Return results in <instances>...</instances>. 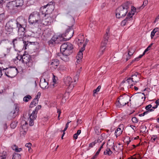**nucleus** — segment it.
<instances>
[{"label":"nucleus","instance_id":"obj_6","mask_svg":"<svg viewBox=\"0 0 159 159\" xmlns=\"http://www.w3.org/2000/svg\"><path fill=\"white\" fill-rule=\"evenodd\" d=\"M130 97L124 94L120 96L118 98L117 102L116 103V106L121 107L128 103L129 101H130Z\"/></svg>","mask_w":159,"mask_h":159},{"label":"nucleus","instance_id":"obj_28","mask_svg":"<svg viewBox=\"0 0 159 159\" xmlns=\"http://www.w3.org/2000/svg\"><path fill=\"white\" fill-rule=\"evenodd\" d=\"M38 102V100L34 99V100L31 102L30 106V107H33L36 105V104H37Z\"/></svg>","mask_w":159,"mask_h":159},{"label":"nucleus","instance_id":"obj_47","mask_svg":"<svg viewBox=\"0 0 159 159\" xmlns=\"http://www.w3.org/2000/svg\"><path fill=\"white\" fill-rule=\"evenodd\" d=\"M41 106L40 105H39L37 106L35 108V109L34 110V111H36L38 113V111L39 110L41 109Z\"/></svg>","mask_w":159,"mask_h":159},{"label":"nucleus","instance_id":"obj_8","mask_svg":"<svg viewBox=\"0 0 159 159\" xmlns=\"http://www.w3.org/2000/svg\"><path fill=\"white\" fill-rule=\"evenodd\" d=\"M5 70V74L8 77L12 78L15 77L17 74V69L16 67L6 68H3L2 70Z\"/></svg>","mask_w":159,"mask_h":159},{"label":"nucleus","instance_id":"obj_33","mask_svg":"<svg viewBox=\"0 0 159 159\" xmlns=\"http://www.w3.org/2000/svg\"><path fill=\"white\" fill-rule=\"evenodd\" d=\"M153 111V110H151L150 111H146L144 112L143 113L139 114V116H144L145 115H146L148 114L149 112L151 111Z\"/></svg>","mask_w":159,"mask_h":159},{"label":"nucleus","instance_id":"obj_64","mask_svg":"<svg viewBox=\"0 0 159 159\" xmlns=\"http://www.w3.org/2000/svg\"><path fill=\"white\" fill-rule=\"evenodd\" d=\"M155 103L157 105H159V99L157 100L155 102Z\"/></svg>","mask_w":159,"mask_h":159},{"label":"nucleus","instance_id":"obj_58","mask_svg":"<svg viewBox=\"0 0 159 159\" xmlns=\"http://www.w3.org/2000/svg\"><path fill=\"white\" fill-rule=\"evenodd\" d=\"M126 57L125 58L126 59V61H127L129 59H130V55H127V54L126 55Z\"/></svg>","mask_w":159,"mask_h":159},{"label":"nucleus","instance_id":"obj_57","mask_svg":"<svg viewBox=\"0 0 159 159\" xmlns=\"http://www.w3.org/2000/svg\"><path fill=\"white\" fill-rule=\"evenodd\" d=\"M154 31H152L151 33V36L152 38L154 36L155 34V33L154 32Z\"/></svg>","mask_w":159,"mask_h":159},{"label":"nucleus","instance_id":"obj_23","mask_svg":"<svg viewBox=\"0 0 159 159\" xmlns=\"http://www.w3.org/2000/svg\"><path fill=\"white\" fill-rule=\"evenodd\" d=\"M59 64L58 60L57 59H55L52 61L51 64L53 67L56 68L58 66Z\"/></svg>","mask_w":159,"mask_h":159},{"label":"nucleus","instance_id":"obj_52","mask_svg":"<svg viewBox=\"0 0 159 159\" xmlns=\"http://www.w3.org/2000/svg\"><path fill=\"white\" fill-rule=\"evenodd\" d=\"M22 150V149L21 148H19L17 147L15 151L17 152H19Z\"/></svg>","mask_w":159,"mask_h":159},{"label":"nucleus","instance_id":"obj_3","mask_svg":"<svg viewBox=\"0 0 159 159\" xmlns=\"http://www.w3.org/2000/svg\"><path fill=\"white\" fill-rule=\"evenodd\" d=\"M67 31H68V34L66 35L62 34L57 36L58 42L59 41L61 42L63 41H66L70 39L73 36L74 34V31L72 28L68 27L65 31V34H66Z\"/></svg>","mask_w":159,"mask_h":159},{"label":"nucleus","instance_id":"obj_60","mask_svg":"<svg viewBox=\"0 0 159 159\" xmlns=\"http://www.w3.org/2000/svg\"><path fill=\"white\" fill-rule=\"evenodd\" d=\"M17 147L16 145H15L13 146H12V149L13 150H14L15 151L16 149V148Z\"/></svg>","mask_w":159,"mask_h":159},{"label":"nucleus","instance_id":"obj_35","mask_svg":"<svg viewBox=\"0 0 159 159\" xmlns=\"http://www.w3.org/2000/svg\"><path fill=\"white\" fill-rule=\"evenodd\" d=\"M152 107V104H149L145 107V109L147 111H150L151 110H153L152 108L151 109Z\"/></svg>","mask_w":159,"mask_h":159},{"label":"nucleus","instance_id":"obj_29","mask_svg":"<svg viewBox=\"0 0 159 159\" xmlns=\"http://www.w3.org/2000/svg\"><path fill=\"white\" fill-rule=\"evenodd\" d=\"M12 159H21V156L19 153H15L13 154Z\"/></svg>","mask_w":159,"mask_h":159},{"label":"nucleus","instance_id":"obj_4","mask_svg":"<svg viewBox=\"0 0 159 159\" xmlns=\"http://www.w3.org/2000/svg\"><path fill=\"white\" fill-rule=\"evenodd\" d=\"M29 22L30 24L34 25L36 23H41L42 20L40 14L37 11H34L30 15L29 18Z\"/></svg>","mask_w":159,"mask_h":159},{"label":"nucleus","instance_id":"obj_49","mask_svg":"<svg viewBox=\"0 0 159 159\" xmlns=\"http://www.w3.org/2000/svg\"><path fill=\"white\" fill-rule=\"evenodd\" d=\"M131 10H132L131 12H129V13H131V14L133 13H134V12L136 10V8L134 7H132Z\"/></svg>","mask_w":159,"mask_h":159},{"label":"nucleus","instance_id":"obj_19","mask_svg":"<svg viewBox=\"0 0 159 159\" xmlns=\"http://www.w3.org/2000/svg\"><path fill=\"white\" fill-rule=\"evenodd\" d=\"M48 83L46 81L45 79H41L40 82V87L43 89H44L48 88Z\"/></svg>","mask_w":159,"mask_h":159},{"label":"nucleus","instance_id":"obj_25","mask_svg":"<svg viewBox=\"0 0 159 159\" xmlns=\"http://www.w3.org/2000/svg\"><path fill=\"white\" fill-rule=\"evenodd\" d=\"M73 48H71L70 49H66L65 50H64V51H62V53L64 55H70V54L72 52V49Z\"/></svg>","mask_w":159,"mask_h":159},{"label":"nucleus","instance_id":"obj_51","mask_svg":"<svg viewBox=\"0 0 159 159\" xmlns=\"http://www.w3.org/2000/svg\"><path fill=\"white\" fill-rule=\"evenodd\" d=\"M4 15L3 14H0V22L2 20L4 19Z\"/></svg>","mask_w":159,"mask_h":159},{"label":"nucleus","instance_id":"obj_48","mask_svg":"<svg viewBox=\"0 0 159 159\" xmlns=\"http://www.w3.org/2000/svg\"><path fill=\"white\" fill-rule=\"evenodd\" d=\"M57 112L58 113V118L59 120H60L59 117L60 115V114L61 113V111L59 109H57Z\"/></svg>","mask_w":159,"mask_h":159},{"label":"nucleus","instance_id":"obj_44","mask_svg":"<svg viewBox=\"0 0 159 159\" xmlns=\"http://www.w3.org/2000/svg\"><path fill=\"white\" fill-rule=\"evenodd\" d=\"M139 96L141 97L142 99H143L144 98V99L143 100V101L145 100L146 97H145V95L143 93H140Z\"/></svg>","mask_w":159,"mask_h":159},{"label":"nucleus","instance_id":"obj_56","mask_svg":"<svg viewBox=\"0 0 159 159\" xmlns=\"http://www.w3.org/2000/svg\"><path fill=\"white\" fill-rule=\"evenodd\" d=\"M86 45V43H85L84 44L83 47L80 50H82V51H84L85 49V47Z\"/></svg>","mask_w":159,"mask_h":159},{"label":"nucleus","instance_id":"obj_24","mask_svg":"<svg viewBox=\"0 0 159 159\" xmlns=\"http://www.w3.org/2000/svg\"><path fill=\"white\" fill-rule=\"evenodd\" d=\"M69 55H64L62 53V55L61 56V58L65 62H67L69 60Z\"/></svg>","mask_w":159,"mask_h":159},{"label":"nucleus","instance_id":"obj_16","mask_svg":"<svg viewBox=\"0 0 159 159\" xmlns=\"http://www.w3.org/2000/svg\"><path fill=\"white\" fill-rule=\"evenodd\" d=\"M134 15V13L132 14L130 13H129L126 18L121 22V25L123 26H125L128 21L132 19L131 18Z\"/></svg>","mask_w":159,"mask_h":159},{"label":"nucleus","instance_id":"obj_1","mask_svg":"<svg viewBox=\"0 0 159 159\" xmlns=\"http://www.w3.org/2000/svg\"><path fill=\"white\" fill-rule=\"evenodd\" d=\"M26 20L22 17H19L17 18L16 20L15 21L9 22L7 25V27L11 30L15 28L16 26V28L18 30V32H19V30H20L21 28H22L24 29V30H25V27L26 26Z\"/></svg>","mask_w":159,"mask_h":159},{"label":"nucleus","instance_id":"obj_30","mask_svg":"<svg viewBox=\"0 0 159 159\" xmlns=\"http://www.w3.org/2000/svg\"><path fill=\"white\" fill-rule=\"evenodd\" d=\"M112 153V152L109 148H107L104 152V155H110Z\"/></svg>","mask_w":159,"mask_h":159},{"label":"nucleus","instance_id":"obj_34","mask_svg":"<svg viewBox=\"0 0 159 159\" xmlns=\"http://www.w3.org/2000/svg\"><path fill=\"white\" fill-rule=\"evenodd\" d=\"M146 127L144 125H142L140 127V131L142 132H145L146 130Z\"/></svg>","mask_w":159,"mask_h":159},{"label":"nucleus","instance_id":"obj_12","mask_svg":"<svg viewBox=\"0 0 159 159\" xmlns=\"http://www.w3.org/2000/svg\"><path fill=\"white\" fill-rule=\"evenodd\" d=\"M44 11H46L45 13V16L48 15L49 13L52 12L54 9V6L52 4H48L46 5L43 6V7Z\"/></svg>","mask_w":159,"mask_h":159},{"label":"nucleus","instance_id":"obj_9","mask_svg":"<svg viewBox=\"0 0 159 159\" xmlns=\"http://www.w3.org/2000/svg\"><path fill=\"white\" fill-rule=\"evenodd\" d=\"M23 62L27 68L31 67L33 66V62L31 56L28 54H24L21 58Z\"/></svg>","mask_w":159,"mask_h":159},{"label":"nucleus","instance_id":"obj_40","mask_svg":"<svg viewBox=\"0 0 159 159\" xmlns=\"http://www.w3.org/2000/svg\"><path fill=\"white\" fill-rule=\"evenodd\" d=\"M148 3V1L146 0L143 1V6L141 7L142 9H143L145 6H146Z\"/></svg>","mask_w":159,"mask_h":159},{"label":"nucleus","instance_id":"obj_13","mask_svg":"<svg viewBox=\"0 0 159 159\" xmlns=\"http://www.w3.org/2000/svg\"><path fill=\"white\" fill-rule=\"evenodd\" d=\"M19 111V109L18 105L16 104H15L14 106L13 110L10 113V116L12 118H14L17 115Z\"/></svg>","mask_w":159,"mask_h":159},{"label":"nucleus","instance_id":"obj_18","mask_svg":"<svg viewBox=\"0 0 159 159\" xmlns=\"http://www.w3.org/2000/svg\"><path fill=\"white\" fill-rule=\"evenodd\" d=\"M53 18L50 16H48L47 18L45 19L43 24L46 25H49L53 22Z\"/></svg>","mask_w":159,"mask_h":159},{"label":"nucleus","instance_id":"obj_2","mask_svg":"<svg viewBox=\"0 0 159 159\" xmlns=\"http://www.w3.org/2000/svg\"><path fill=\"white\" fill-rule=\"evenodd\" d=\"M19 30L18 32V36L14 39L12 41L14 48H15L16 45H18L22 42L24 43V38L26 36L25 30L21 28Z\"/></svg>","mask_w":159,"mask_h":159},{"label":"nucleus","instance_id":"obj_14","mask_svg":"<svg viewBox=\"0 0 159 159\" xmlns=\"http://www.w3.org/2000/svg\"><path fill=\"white\" fill-rule=\"evenodd\" d=\"M123 84H124V86H125V88H131L133 85L135 84L131 78H128L127 80V81L124 82Z\"/></svg>","mask_w":159,"mask_h":159},{"label":"nucleus","instance_id":"obj_10","mask_svg":"<svg viewBox=\"0 0 159 159\" xmlns=\"http://www.w3.org/2000/svg\"><path fill=\"white\" fill-rule=\"evenodd\" d=\"M13 1L8 3L6 6V9L11 12L16 13L17 11V8Z\"/></svg>","mask_w":159,"mask_h":159},{"label":"nucleus","instance_id":"obj_41","mask_svg":"<svg viewBox=\"0 0 159 159\" xmlns=\"http://www.w3.org/2000/svg\"><path fill=\"white\" fill-rule=\"evenodd\" d=\"M132 122L134 123H137L138 122V119L136 117H133L132 119Z\"/></svg>","mask_w":159,"mask_h":159},{"label":"nucleus","instance_id":"obj_45","mask_svg":"<svg viewBox=\"0 0 159 159\" xmlns=\"http://www.w3.org/2000/svg\"><path fill=\"white\" fill-rule=\"evenodd\" d=\"M34 120L33 119H30L29 121V125L30 126H32L34 125Z\"/></svg>","mask_w":159,"mask_h":159},{"label":"nucleus","instance_id":"obj_55","mask_svg":"<svg viewBox=\"0 0 159 159\" xmlns=\"http://www.w3.org/2000/svg\"><path fill=\"white\" fill-rule=\"evenodd\" d=\"M157 137H156V138H153V137H151V140L152 142H154V141H155L156 140H157Z\"/></svg>","mask_w":159,"mask_h":159},{"label":"nucleus","instance_id":"obj_31","mask_svg":"<svg viewBox=\"0 0 159 159\" xmlns=\"http://www.w3.org/2000/svg\"><path fill=\"white\" fill-rule=\"evenodd\" d=\"M32 98L31 96L30 95H27L25 96L23 98V101L25 102H28Z\"/></svg>","mask_w":159,"mask_h":159},{"label":"nucleus","instance_id":"obj_37","mask_svg":"<svg viewBox=\"0 0 159 159\" xmlns=\"http://www.w3.org/2000/svg\"><path fill=\"white\" fill-rule=\"evenodd\" d=\"M153 44V43L151 44L148 46L147 48L143 52V54H145V53L147 51H149L150 49V48Z\"/></svg>","mask_w":159,"mask_h":159},{"label":"nucleus","instance_id":"obj_59","mask_svg":"<svg viewBox=\"0 0 159 159\" xmlns=\"http://www.w3.org/2000/svg\"><path fill=\"white\" fill-rule=\"evenodd\" d=\"M78 135L77 134H75L74 135V136H73V137H74V139H77V138H78Z\"/></svg>","mask_w":159,"mask_h":159},{"label":"nucleus","instance_id":"obj_20","mask_svg":"<svg viewBox=\"0 0 159 159\" xmlns=\"http://www.w3.org/2000/svg\"><path fill=\"white\" fill-rule=\"evenodd\" d=\"M22 124V128L24 130L22 131H21V134L22 135L23 134V135H24L26 134V131L27 130V126H28V123L27 122L25 121H22L21 122V125Z\"/></svg>","mask_w":159,"mask_h":159},{"label":"nucleus","instance_id":"obj_11","mask_svg":"<svg viewBox=\"0 0 159 159\" xmlns=\"http://www.w3.org/2000/svg\"><path fill=\"white\" fill-rule=\"evenodd\" d=\"M64 82L65 84L68 86V90L70 91L72 90L74 87L72 83V78L69 76L66 77L64 79Z\"/></svg>","mask_w":159,"mask_h":159},{"label":"nucleus","instance_id":"obj_21","mask_svg":"<svg viewBox=\"0 0 159 159\" xmlns=\"http://www.w3.org/2000/svg\"><path fill=\"white\" fill-rule=\"evenodd\" d=\"M139 74L137 72H136L132 75L131 78L132 80H133V81L135 84L139 81Z\"/></svg>","mask_w":159,"mask_h":159},{"label":"nucleus","instance_id":"obj_27","mask_svg":"<svg viewBox=\"0 0 159 159\" xmlns=\"http://www.w3.org/2000/svg\"><path fill=\"white\" fill-rule=\"evenodd\" d=\"M83 51H82V50H80L76 57V59H80V60L82 59L83 57Z\"/></svg>","mask_w":159,"mask_h":159},{"label":"nucleus","instance_id":"obj_15","mask_svg":"<svg viewBox=\"0 0 159 159\" xmlns=\"http://www.w3.org/2000/svg\"><path fill=\"white\" fill-rule=\"evenodd\" d=\"M73 48L72 45L70 43H66L63 44L61 47V51H62L66 49Z\"/></svg>","mask_w":159,"mask_h":159},{"label":"nucleus","instance_id":"obj_5","mask_svg":"<svg viewBox=\"0 0 159 159\" xmlns=\"http://www.w3.org/2000/svg\"><path fill=\"white\" fill-rule=\"evenodd\" d=\"M129 7L127 4H125L119 7L116 10V16L120 18L124 17L127 12Z\"/></svg>","mask_w":159,"mask_h":159},{"label":"nucleus","instance_id":"obj_42","mask_svg":"<svg viewBox=\"0 0 159 159\" xmlns=\"http://www.w3.org/2000/svg\"><path fill=\"white\" fill-rule=\"evenodd\" d=\"M40 96L41 93L40 92H39L35 96V98L34 99H36V100H37L39 101V99L40 98Z\"/></svg>","mask_w":159,"mask_h":159},{"label":"nucleus","instance_id":"obj_36","mask_svg":"<svg viewBox=\"0 0 159 159\" xmlns=\"http://www.w3.org/2000/svg\"><path fill=\"white\" fill-rule=\"evenodd\" d=\"M51 39L52 40V41L53 40V41H54V42H55V43H59V42H58V39L57 36H53Z\"/></svg>","mask_w":159,"mask_h":159},{"label":"nucleus","instance_id":"obj_46","mask_svg":"<svg viewBox=\"0 0 159 159\" xmlns=\"http://www.w3.org/2000/svg\"><path fill=\"white\" fill-rule=\"evenodd\" d=\"M134 52V51L131 50H130L128 53L127 54V55H130V56L132 55Z\"/></svg>","mask_w":159,"mask_h":159},{"label":"nucleus","instance_id":"obj_43","mask_svg":"<svg viewBox=\"0 0 159 159\" xmlns=\"http://www.w3.org/2000/svg\"><path fill=\"white\" fill-rule=\"evenodd\" d=\"M101 88V86H99L97 88L93 91L94 93H96L97 92H98L100 90Z\"/></svg>","mask_w":159,"mask_h":159},{"label":"nucleus","instance_id":"obj_26","mask_svg":"<svg viewBox=\"0 0 159 159\" xmlns=\"http://www.w3.org/2000/svg\"><path fill=\"white\" fill-rule=\"evenodd\" d=\"M37 112L36 111H33L30 116V119L34 120L37 117Z\"/></svg>","mask_w":159,"mask_h":159},{"label":"nucleus","instance_id":"obj_22","mask_svg":"<svg viewBox=\"0 0 159 159\" xmlns=\"http://www.w3.org/2000/svg\"><path fill=\"white\" fill-rule=\"evenodd\" d=\"M15 3V5L16 7L20 8L24 4V1L23 0H15L13 1Z\"/></svg>","mask_w":159,"mask_h":159},{"label":"nucleus","instance_id":"obj_7","mask_svg":"<svg viewBox=\"0 0 159 159\" xmlns=\"http://www.w3.org/2000/svg\"><path fill=\"white\" fill-rule=\"evenodd\" d=\"M110 36V30L109 28H108L107 30L106 33L104 35L101 43L100 50L102 53L106 49V46L108 42Z\"/></svg>","mask_w":159,"mask_h":159},{"label":"nucleus","instance_id":"obj_17","mask_svg":"<svg viewBox=\"0 0 159 159\" xmlns=\"http://www.w3.org/2000/svg\"><path fill=\"white\" fill-rule=\"evenodd\" d=\"M123 127V125H120L117 129L115 130V134L116 138L122 134L124 129Z\"/></svg>","mask_w":159,"mask_h":159},{"label":"nucleus","instance_id":"obj_61","mask_svg":"<svg viewBox=\"0 0 159 159\" xmlns=\"http://www.w3.org/2000/svg\"><path fill=\"white\" fill-rule=\"evenodd\" d=\"M81 132V130L79 129L77 131V133L76 134L79 135L80 134Z\"/></svg>","mask_w":159,"mask_h":159},{"label":"nucleus","instance_id":"obj_39","mask_svg":"<svg viewBox=\"0 0 159 159\" xmlns=\"http://www.w3.org/2000/svg\"><path fill=\"white\" fill-rule=\"evenodd\" d=\"M17 123H16L15 122H12L11 125L10 126L11 127L12 129L15 128L16 126Z\"/></svg>","mask_w":159,"mask_h":159},{"label":"nucleus","instance_id":"obj_50","mask_svg":"<svg viewBox=\"0 0 159 159\" xmlns=\"http://www.w3.org/2000/svg\"><path fill=\"white\" fill-rule=\"evenodd\" d=\"M32 145L31 143H27L25 145V146L28 148H29L30 147H31V146Z\"/></svg>","mask_w":159,"mask_h":159},{"label":"nucleus","instance_id":"obj_62","mask_svg":"<svg viewBox=\"0 0 159 159\" xmlns=\"http://www.w3.org/2000/svg\"><path fill=\"white\" fill-rule=\"evenodd\" d=\"M158 29V28H155L152 31H154V32L156 33V32H157Z\"/></svg>","mask_w":159,"mask_h":159},{"label":"nucleus","instance_id":"obj_32","mask_svg":"<svg viewBox=\"0 0 159 159\" xmlns=\"http://www.w3.org/2000/svg\"><path fill=\"white\" fill-rule=\"evenodd\" d=\"M94 130L95 133L99 135L100 134L101 132V129L99 127H96L95 128Z\"/></svg>","mask_w":159,"mask_h":159},{"label":"nucleus","instance_id":"obj_38","mask_svg":"<svg viewBox=\"0 0 159 159\" xmlns=\"http://www.w3.org/2000/svg\"><path fill=\"white\" fill-rule=\"evenodd\" d=\"M79 75L80 72H79L78 74H77L74 76V82H76V81L78 80Z\"/></svg>","mask_w":159,"mask_h":159},{"label":"nucleus","instance_id":"obj_54","mask_svg":"<svg viewBox=\"0 0 159 159\" xmlns=\"http://www.w3.org/2000/svg\"><path fill=\"white\" fill-rule=\"evenodd\" d=\"M55 43V42H54V41H53V40L52 41V40L51 39L49 41H48V44L49 45H53V44H54Z\"/></svg>","mask_w":159,"mask_h":159},{"label":"nucleus","instance_id":"obj_53","mask_svg":"<svg viewBox=\"0 0 159 159\" xmlns=\"http://www.w3.org/2000/svg\"><path fill=\"white\" fill-rule=\"evenodd\" d=\"M95 142H93L89 144V147L90 148H92L95 145Z\"/></svg>","mask_w":159,"mask_h":159},{"label":"nucleus","instance_id":"obj_63","mask_svg":"<svg viewBox=\"0 0 159 159\" xmlns=\"http://www.w3.org/2000/svg\"><path fill=\"white\" fill-rule=\"evenodd\" d=\"M77 122L78 124H81L82 123L81 120H78L77 121Z\"/></svg>","mask_w":159,"mask_h":159}]
</instances>
